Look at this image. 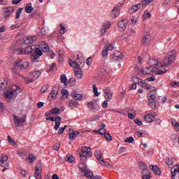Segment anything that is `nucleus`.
<instances>
[{
    "instance_id": "58836bf2",
    "label": "nucleus",
    "mask_w": 179,
    "mask_h": 179,
    "mask_svg": "<svg viewBox=\"0 0 179 179\" xmlns=\"http://www.w3.org/2000/svg\"><path fill=\"white\" fill-rule=\"evenodd\" d=\"M22 10H23V8L21 7L17 9L15 13V19H19V17H20V15H22Z\"/></svg>"
},
{
    "instance_id": "ddd939ff",
    "label": "nucleus",
    "mask_w": 179,
    "mask_h": 179,
    "mask_svg": "<svg viewBox=\"0 0 179 179\" xmlns=\"http://www.w3.org/2000/svg\"><path fill=\"white\" fill-rule=\"evenodd\" d=\"M152 72H153V69L152 67H149L141 69V71H137V73H138V75H150Z\"/></svg>"
},
{
    "instance_id": "2f4dec72",
    "label": "nucleus",
    "mask_w": 179,
    "mask_h": 179,
    "mask_svg": "<svg viewBox=\"0 0 179 179\" xmlns=\"http://www.w3.org/2000/svg\"><path fill=\"white\" fill-rule=\"evenodd\" d=\"M122 58H124V55H122L120 51L114 53L113 55V59L115 60L122 59Z\"/></svg>"
},
{
    "instance_id": "cd10ccee",
    "label": "nucleus",
    "mask_w": 179,
    "mask_h": 179,
    "mask_svg": "<svg viewBox=\"0 0 179 179\" xmlns=\"http://www.w3.org/2000/svg\"><path fill=\"white\" fill-rule=\"evenodd\" d=\"M36 48V46L34 45L28 46L26 50H24V54H31L33 51H34V49Z\"/></svg>"
},
{
    "instance_id": "69168bd1",
    "label": "nucleus",
    "mask_w": 179,
    "mask_h": 179,
    "mask_svg": "<svg viewBox=\"0 0 179 179\" xmlns=\"http://www.w3.org/2000/svg\"><path fill=\"white\" fill-rule=\"evenodd\" d=\"M87 178H90V179H101V176H94L93 175V172H92V176H91L90 177H87Z\"/></svg>"
},
{
    "instance_id": "423d86ee",
    "label": "nucleus",
    "mask_w": 179,
    "mask_h": 179,
    "mask_svg": "<svg viewBox=\"0 0 179 179\" xmlns=\"http://www.w3.org/2000/svg\"><path fill=\"white\" fill-rule=\"evenodd\" d=\"M41 76V71H34L27 76L28 80H25V83H27V85H29V83H33V82H34V80H36V79H38Z\"/></svg>"
},
{
    "instance_id": "9b49d317",
    "label": "nucleus",
    "mask_w": 179,
    "mask_h": 179,
    "mask_svg": "<svg viewBox=\"0 0 179 179\" xmlns=\"http://www.w3.org/2000/svg\"><path fill=\"white\" fill-rule=\"evenodd\" d=\"M128 22L129 21L127 19H123L118 22V29L120 31H124V30L127 29V26H128Z\"/></svg>"
},
{
    "instance_id": "0eeeda50",
    "label": "nucleus",
    "mask_w": 179,
    "mask_h": 179,
    "mask_svg": "<svg viewBox=\"0 0 179 179\" xmlns=\"http://www.w3.org/2000/svg\"><path fill=\"white\" fill-rule=\"evenodd\" d=\"M79 170L82 171V173H84L83 176L90 177L91 176H93V172L89 169H87V166L85 163H80L78 164Z\"/></svg>"
},
{
    "instance_id": "473e14b6",
    "label": "nucleus",
    "mask_w": 179,
    "mask_h": 179,
    "mask_svg": "<svg viewBox=\"0 0 179 179\" xmlns=\"http://www.w3.org/2000/svg\"><path fill=\"white\" fill-rule=\"evenodd\" d=\"M80 134L79 131H73L69 134V138L71 141H73Z\"/></svg>"
},
{
    "instance_id": "5701e85b",
    "label": "nucleus",
    "mask_w": 179,
    "mask_h": 179,
    "mask_svg": "<svg viewBox=\"0 0 179 179\" xmlns=\"http://www.w3.org/2000/svg\"><path fill=\"white\" fill-rule=\"evenodd\" d=\"M57 94H58V87H54L50 94V95L51 96V99H54L55 100V99H57Z\"/></svg>"
},
{
    "instance_id": "bb28decb",
    "label": "nucleus",
    "mask_w": 179,
    "mask_h": 179,
    "mask_svg": "<svg viewBox=\"0 0 179 179\" xmlns=\"http://www.w3.org/2000/svg\"><path fill=\"white\" fill-rule=\"evenodd\" d=\"M142 174H143V179H150L151 178L150 176V173L149 172V170L148 169H144L143 171H142Z\"/></svg>"
},
{
    "instance_id": "412c9836",
    "label": "nucleus",
    "mask_w": 179,
    "mask_h": 179,
    "mask_svg": "<svg viewBox=\"0 0 179 179\" xmlns=\"http://www.w3.org/2000/svg\"><path fill=\"white\" fill-rule=\"evenodd\" d=\"M151 40L152 37H150V35L149 34H145L141 41L143 44H150Z\"/></svg>"
},
{
    "instance_id": "0e129e2a",
    "label": "nucleus",
    "mask_w": 179,
    "mask_h": 179,
    "mask_svg": "<svg viewBox=\"0 0 179 179\" xmlns=\"http://www.w3.org/2000/svg\"><path fill=\"white\" fill-rule=\"evenodd\" d=\"M66 128V125L64 126V127H60L59 129L58 130V134H59V135H62V134H64V131H65Z\"/></svg>"
},
{
    "instance_id": "ea45409f",
    "label": "nucleus",
    "mask_w": 179,
    "mask_h": 179,
    "mask_svg": "<svg viewBox=\"0 0 179 179\" xmlns=\"http://www.w3.org/2000/svg\"><path fill=\"white\" fill-rule=\"evenodd\" d=\"M22 64V61L20 60H17L14 63V69H20V66Z\"/></svg>"
},
{
    "instance_id": "13d9d810",
    "label": "nucleus",
    "mask_w": 179,
    "mask_h": 179,
    "mask_svg": "<svg viewBox=\"0 0 179 179\" xmlns=\"http://www.w3.org/2000/svg\"><path fill=\"white\" fill-rule=\"evenodd\" d=\"M15 54L23 55V54H24V50H23V49L17 48L15 50Z\"/></svg>"
},
{
    "instance_id": "39448f33",
    "label": "nucleus",
    "mask_w": 179,
    "mask_h": 179,
    "mask_svg": "<svg viewBox=\"0 0 179 179\" xmlns=\"http://www.w3.org/2000/svg\"><path fill=\"white\" fill-rule=\"evenodd\" d=\"M20 87L17 85H13L10 91L7 92L5 94L6 99L10 100V99H15L16 96L20 93Z\"/></svg>"
},
{
    "instance_id": "dca6fc26",
    "label": "nucleus",
    "mask_w": 179,
    "mask_h": 179,
    "mask_svg": "<svg viewBox=\"0 0 179 179\" xmlns=\"http://www.w3.org/2000/svg\"><path fill=\"white\" fill-rule=\"evenodd\" d=\"M8 156L7 155H3L1 157L0 159V166L1 167H8Z\"/></svg>"
},
{
    "instance_id": "a18cd8bd",
    "label": "nucleus",
    "mask_w": 179,
    "mask_h": 179,
    "mask_svg": "<svg viewBox=\"0 0 179 179\" xmlns=\"http://www.w3.org/2000/svg\"><path fill=\"white\" fill-rule=\"evenodd\" d=\"M68 80V78H66V76L65 74H62L60 76V82H62V83H66V81Z\"/></svg>"
},
{
    "instance_id": "20e7f679",
    "label": "nucleus",
    "mask_w": 179,
    "mask_h": 179,
    "mask_svg": "<svg viewBox=\"0 0 179 179\" xmlns=\"http://www.w3.org/2000/svg\"><path fill=\"white\" fill-rule=\"evenodd\" d=\"M155 90H156V88L153 87V90H150V92L148 93V104L153 110L156 108V96L157 95Z\"/></svg>"
},
{
    "instance_id": "c03bdc74",
    "label": "nucleus",
    "mask_w": 179,
    "mask_h": 179,
    "mask_svg": "<svg viewBox=\"0 0 179 179\" xmlns=\"http://www.w3.org/2000/svg\"><path fill=\"white\" fill-rule=\"evenodd\" d=\"M104 138L106 139V141H108L110 142V141H113V137H111V135L108 132H106L104 135Z\"/></svg>"
},
{
    "instance_id": "338daca9",
    "label": "nucleus",
    "mask_w": 179,
    "mask_h": 179,
    "mask_svg": "<svg viewBox=\"0 0 179 179\" xmlns=\"http://www.w3.org/2000/svg\"><path fill=\"white\" fill-rule=\"evenodd\" d=\"M59 33H60V34H65V27L64 26H62V24L61 25V29L59 30Z\"/></svg>"
},
{
    "instance_id": "603ef678",
    "label": "nucleus",
    "mask_w": 179,
    "mask_h": 179,
    "mask_svg": "<svg viewBox=\"0 0 179 179\" xmlns=\"http://www.w3.org/2000/svg\"><path fill=\"white\" fill-rule=\"evenodd\" d=\"M50 114H59V108H54L50 110Z\"/></svg>"
},
{
    "instance_id": "79ce46f5",
    "label": "nucleus",
    "mask_w": 179,
    "mask_h": 179,
    "mask_svg": "<svg viewBox=\"0 0 179 179\" xmlns=\"http://www.w3.org/2000/svg\"><path fill=\"white\" fill-rule=\"evenodd\" d=\"M103 29L108 30V29L111 27V22H110V21H106L103 24Z\"/></svg>"
},
{
    "instance_id": "7c9ffc66",
    "label": "nucleus",
    "mask_w": 179,
    "mask_h": 179,
    "mask_svg": "<svg viewBox=\"0 0 179 179\" xmlns=\"http://www.w3.org/2000/svg\"><path fill=\"white\" fill-rule=\"evenodd\" d=\"M144 120L146 122H153V120H155V116L150 114L145 115L144 116Z\"/></svg>"
},
{
    "instance_id": "6ab92c4d",
    "label": "nucleus",
    "mask_w": 179,
    "mask_h": 179,
    "mask_svg": "<svg viewBox=\"0 0 179 179\" xmlns=\"http://www.w3.org/2000/svg\"><path fill=\"white\" fill-rule=\"evenodd\" d=\"M74 73L76 78H78V79H82V78H83V72L82 71L80 67L76 68V69H74Z\"/></svg>"
},
{
    "instance_id": "09e8293b",
    "label": "nucleus",
    "mask_w": 179,
    "mask_h": 179,
    "mask_svg": "<svg viewBox=\"0 0 179 179\" xmlns=\"http://www.w3.org/2000/svg\"><path fill=\"white\" fill-rule=\"evenodd\" d=\"M92 89H93V92L94 93V96L95 97H99V92H98V90H97V87L96 86V85H92Z\"/></svg>"
},
{
    "instance_id": "4be33fe9",
    "label": "nucleus",
    "mask_w": 179,
    "mask_h": 179,
    "mask_svg": "<svg viewBox=\"0 0 179 179\" xmlns=\"http://www.w3.org/2000/svg\"><path fill=\"white\" fill-rule=\"evenodd\" d=\"M36 40H37V36H34L27 38L24 41L25 44H33Z\"/></svg>"
},
{
    "instance_id": "864d4df0",
    "label": "nucleus",
    "mask_w": 179,
    "mask_h": 179,
    "mask_svg": "<svg viewBox=\"0 0 179 179\" xmlns=\"http://www.w3.org/2000/svg\"><path fill=\"white\" fill-rule=\"evenodd\" d=\"M100 135H104L107 133V129L104 127H101L99 129Z\"/></svg>"
},
{
    "instance_id": "5fc2aeb1",
    "label": "nucleus",
    "mask_w": 179,
    "mask_h": 179,
    "mask_svg": "<svg viewBox=\"0 0 179 179\" xmlns=\"http://www.w3.org/2000/svg\"><path fill=\"white\" fill-rule=\"evenodd\" d=\"M8 141L9 143L13 145V146H16V142L15 141H13V139H12V137H10V136H8Z\"/></svg>"
},
{
    "instance_id": "aec40b11",
    "label": "nucleus",
    "mask_w": 179,
    "mask_h": 179,
    "mask_svg": "<svg viewBox=\"0 0 179 179\" xmlns=\"http://www.w3.org/2000/svg\"><path fill=\"white\" fill-rule=\"evenodd\" d=\"M150 169H151L156 176H160L162 174V171L157 166L151 165L150 166Z\"/></svg>"
},
{
    "instance_id": "e2e57ef3",
    "label": "nucleus",
    "mask_w": 179,
    "mask_h": 179,
    "mask_svg": "<svg viewBox=\"0 0 179 179\" xmlns=\"http://www.w3.org/2000/svg\"><path fill=\"white\" fill-rule=\"evenodd\" d=\"M62 96H65L66 97H68V96H69V92L66 90H62Z\"/></svg>"
},
{
    "instance_id": "393cba45",
    "label": "nucleus",
    "mask_w": 179,
    "mask_h": 179,
    "mask_svg": "<svg viewBox=\"0 0 179 179\" xmlns=\"http://www.w3.org/2000/svg\"><path fill=\"white\" fill-rule=\"evenodd\" d=\"M61 117L57 116L55 118V131H58L59 127H61Z\"/></svg>"
},
{
    "instance_id": "052dcab7",
    "label": "nucleus",
    "mask_w": 179,
    "mask_h": 179,
    "mask_svg": "<svg viewBox=\"0 0 179 179\" xmlns=\"http://www.w3.org/2000/svg\"><path fill=\"white\" fill-rule=\"evenodd\" d=\"M105 48L108 50V51H113V50H114V46L112 44H109L108 45L105 46Z\"/></svg>"
},
{
    "instance_id": "37998d69",
    "label": "nucleus",
    "mask_w": 179,
    "mask_h": 179,
    "mask_svg": "<svg viewBox=\"0 0 179 179\" xmlns=\"http://www.w3.org/2000/svg\"><path fill=\"white\" fill-rule=\"evenodd\" d=\"M152 17V14H150L149 13V11H148L147 10L144 12L143 16V19H149V17Z\"/></svg>"
},
{
    "instance_id": "49530a36",
    "label": "nucleus",
    "mask_w": 179,
    "mask_h": 179,
    "mask_svg": "<svg viewBox=\"0 0 179 179\" xmlns=\"http://www.w3.org/2000/svg\"><path fill=\"white\" fill-rule=\"evenodd\" d=\"M105 99H106V100L110 101V100H111V99H113V92H108V93L105 94Z\"/></svg>"
},
{
    "instance_id": "f3484780",
    "label": "nucleus",
    "mask_w": 179,
    "mask_h": 179,
    "mask_svg": "<svg viewBox=\"0 0 179 179\" xmlns=\"http://www.w3.org/2000/svg\"><path fill=\"white\" fill-rule=\"evenodd\" d=\"M142 6V4L138 3L135 6H133L131 8H130L128 10L129 13H135V12H138L141 7Z\"/></svg>"
},
{
    "instance_id": "4d7b16f0",
    "label": "nucleus",
    "mask_w": 179,
    "mask_h": 179,
    "mask_svg": "<svg viewBox=\"0 0 179 179\" xmlns=\"http://www.w3.org/2000/svg\"><path fill=\"white\" fill-rule=\"evenodd\" d=\"M165 162L168 166H173V159L171 158L166 157Z\"/></svg>"
},
{
    "instance_id": "4c0bfd02",
    "label": "nucleus",
    "mask_w": 179,
    "mask_h": 179,
    "mask_svg": "<svg viewBox=\"0 0 179 179\" xmlns=\"http://www.w3.org/2000/svg\"><path fill=\"white\" fill-rule=\"evenodd\" d=\"M65 159L66 162H69V163H73V162H75V158L73 157V156L71 155H67L66 156Z\"/></svg>"
},
{
    "instance_id": "f704fd0d",
    "label": "nucleus",
    "mask_w": 179,
    "mask_h": 179,
    "mask_svg": "<svg viewBox=\"0 0 179 179\" xmlns=\"http://www.w3.org/2000/svg\"><path fill=\"white\" fill-rule=\"evenodd\" d=\"M41 48L43 52H47L50 50L48 45L45 42H42Z\"/></svg>"
},
{
    "instance_id": "2eb2a0df",
    "label": "nucleus",
    "mask_w": 179,
    "mask_h": 179,
    "mask_svg": "<svg viewBox=\"0 0 179 179\" xmlns=\"http://www.w3.org/2000/svg\"><path fill=\"white\" fill-rule=\"evenodd\" d=\"M13 10H15V9L12 6L4 8L3 13L6 17H8V16H10V15H12V13H13Z\"/></svg>"
},
{
    "instance_id": "8fccbe9b",
    "label": "nucleus",
    "mask_w": 179,
    "mask_h": 179,
    "mask_svg": "<svg viewBox=\"0 0 179 179\" xmlns=\"http://www.w3.org/2000/svg\"><path fill=\"white\" fill-rule=\"evenodd\" d=\"M151 2L150 0H141V5L143 8H145L146 5H149Z\"/></svg>"
},
{
    "instance_id": "e433bc0d",
    "label": "nucleus",
    "mask_w": 179,
    "mask_h": 179,
    "mask_svg": "<svg viewBox=\"0 0 179 179\" xmlns=\"http://www.w3.org/2000/svg\"><path fill=\"white\" fill-rule=\"evenodd\" d=\"M6 86H8V83L0 80V90H5Z\"/></svg>"
},
{
    "instance_id": "f8f14e48",
    "label": "nucleus",
    "mask_w": 179,
    "mask_h": 179,
    "mask_svg": "<svg viewBox=\"0 0 179 179\" xmlns=\"http://www.w3.org/2000/svg\"><path fill=\"white\" fill-rule=\"evenodd\" d=\"M35 55L33 56L32 62H38V57H41L43 55V52H41V50L40 48H35Z\"/></svg>"
},
{
    "instance_id": "6e6552de",
    "label": "nucleus",
    "mask_w": 179,
    "mask_h": 179,
    "mask_svg": "<svg viewBox=\"0 0 179 179\" xmlns=\"http://www.w3.org/2000/svg\"><path fill=\"white\" fill-rule=\"evenodd\" d=\"M97 101L93 99L87 103V108L92 111H99L100 110V106L96 103Z\"/></svg>"
},
{
    "instance_id": "774afa93",
    "label": "nucleus",
    "mask_w": 179,
    "mask_h": 179,
    "mask_svg": "<svg viewBox=\"0 0 179 179\" xmlns=\"http://www.w3.org/2000/svg\"><path fill=\"white\" fill-rule=\"evenodd\" d=\"M29 179H41V178H38V176L34 175V176H31Z\"/></svg>"
},
{
    "instance_id": "c756f323",
    "label": "nucleus",
    "mask_w": 179,
    "mask_h": 179,
    "mask_svg": "<svg viewBox=\"0 0 179 179\" xmlns=\"http://www.w3.org/2000/svg\"><path fill=\"white\" fill-rule=\"evenodd\" d=\"M69 64L70 66L73 68L74 70L76 69V68L80 67V66L79 65V64H78V62H76L71 59H69Z\"/></svg>"
},
{
    "instance_id": "bf43d9fd",
    "label": "nucleus",
    "mask_w": 179,
    "mask_h": 179,
    "mask_svg": "<svg viewBox=\"0 0 179 179\" xmlns=\"http://www.w3.org/2000/svg\"><path fill=\"white\" fill-rule=\"evenodd\" d=\"M108 55V50L104 48V50L102 51V57L106 58Z\"/></svg>"
},
{
    "instance_id": "6e6d98bb",
    "label": "nucleus",
    "mask_w": 179,
    "mask_h": 179,
    "mask_svg": "<svg viewBox=\"0 0 179 179\" xmlns=\"http://www.w3.org/2000/svg\"><path fill=\"white\" fill-rule=\"evenodd\" d=\"M135 140L133 138V137H129L127 138L126 139H124V142L127 143H134V141Z\"/></svg>"
},
{
    "instance_id": "7ed1b4c3",
    "label": "nucleus",
    "mask_w": 179,
    "mask_h": 179,
    "mask_svg": "<svg viewBox=\"0 0 179 179\" xmlns=\"http://www.w3.org/2000/svg\"><path fill=\"white\" fill-rule=\"evenodd\" d=\"M79 156L82 162H86L89 157H92V148L90 147H83Z\"/></svg>"
},
{
    "instance_id": "3c124183",
    "label": "nucleus",
    "mask_w": 179,
    "mask_h": 179,
    "mask_svg": "<svg viewBox=\"0 0 179 179\" xmlns=\"http://www.w3.org/2000/svg\"><path fill=\"white\" fill-rule=\"evenodd\" d=\"M140 169H141L142 171H143V170H148V166L146 165V164L143 163V162H140Z\"/></svg>"
},
{
    "instance_id": "c9c22d12",
    "label": "nucleus",
    "mask_w": 179,
    "mask_h": 179,
    "mask_svg": "<svg viewBox=\"0 0 179 179\" xmlns=\"http://www.w3.org/2000/svg\"><path fill=\"white\" fill-rule=\"evenodd\" d=\"M71 96L72 97H73V99H75L76 100H79L80 101L83 99V96H82V94H78L76 92L73 93Z\"/></svg>"
},
{
    "instance_id": "a878e982",
    "label": "nucleus",
    "mask_w": 179,
    "mask_h": 179,
    "mask_svg": "<svg viewBox=\"0 0 179 179\" xmlns=\"http://www.w3.org/2000/svg\"><path fill=\"white\" fill-rule=\"evenodd\" d=\"M94 155L99 163L101 162H103V154H101V152L100 150L95 151Z\"/></svg>"
},
{
    "instance_id": "c85d7f7f",
    "label": "nucleus",
    "mask_w": 179,
    "mask_h": 179,
    "mask_svg": "<svg viewBox=\"0 0 179 179\" xmlns=\"http://www.w3.org/2000/svg\"><path fill=\"white\" fill-rule=\"evenodd\" d=\"M69 106L70 108H76L79 106V102L75 100H70L69 102Z\"/></svg>"
},
{
    "instance_id": "b1692460",
    "label": "nucleus",
    "mask_w": 179,
    "mask_h": 179,
    "mask_svg": "<svg viewBox=\"0 0 179 179\" xmlns=\"http://www.w3.org/2000/svg\"><path fill=\"white\" fill-rule=\"evenodd\" d=\"M35 174L36 175V177L41 178V166L40 165V164H38L36 166Z\"/></svg>"
},
{
    "instance_id": "f257e3e1",
    "label": "nucleus",
    "mask_w": 179,
    "mask_h": 179,
    "mask_svg": "<svg viewBox=\"0 0 179 179\" xmlns=\"http://www.w3.org/2000/svg\"><path fill=\"white\" fill-rule=\"evenodd\" d=\"M177 57V51L173 50L170 51L166 56L164 59L163 64L161 66H169V65L173 64L176 57Z\"/></svg>"
},
{
    "instance_id": "72a5a7b5",
    "label": "nucleus",
    "mask_w": 179,
    "mask_h": 179,
    "mask_svg": "<svg viewBox=\"0 0 179 179\" xmlns=\"http://www.w3.org/2000/svg\"><path fill=\"white\" fill-rule=\"evenodd\" d=\"M34 9V8H33V7L31 6V3H27L25 6V12L27 13H31Z\"/></svg>"
},
{
    "instance_id": "4468645a",
    "label": "nucleus",
    "mask_w": 179,
    "mask_h": 179,
    "mask_svg": "<svg viewBox=\"0 0 179 179\" xmlns=\"http://www.w3.org/2000/svg\"><path fill=\"white\" fill-rule=\"evenodd\" d=\"M148 64L150 65V68L153 69V68H157L159 66V61L156 59H150L148 60Z\"/></svg>"
},
{
    "instance_id": "9d476101",
    "label": "nucleus",
    "mask_w": 179,
    "mask_h": 179,
    "mask_svg": "<svg viewBox=\"0 0 179 179\" xmlns=\"http://www.w3.org/2000/svg\"><path fill=\"white\" fill-rule=\"evenodd\" d=\"M171 172L172 179H179V165L173 166L171 169Z\"/></svg>"
},
{
    "instance_id": "1a4fd4ad",
    "label": "nucleus",
    "mask_w": 179,
    "mask_h": 179,
    "mask_svg": "<svg viewBox=\"0 0 179 179\" xmlns=\"http://www.w3.org/2000/svg\"><path fill=\"white\" fill-rule=\"evenodd\" d=\"M14 118V124L19 127V125H22L24 122H26V115H23L21 117H19L15 115H13Z\"/></svg>"
},
{
    "instance_id": "f03ea898",
    "label": "nucleus",
    "mask_w": 179,
    "mask_h": 179,
    "mask_svg": "<svg viewBox=\"0 0 179 179\" xmlns=\"http://www.w3.org/2000/svg\"><path fill=\"white\" fill-rule=\"evenodd\" d=\"M131 79L134 83L138 85V86H141V87H143V89H145L146 90H153V87L144 82L142 78L136 76H133Z\"/></svg>"
},
{
    "instance_id": "de8ad7c7",
    "label": "nucleus",
    "mask_w": 179,
    "mask_h": 179,
    "mask_svg": "<svg viewBox=\"0 0 179 179\" xmlns=\"http://www.w3.org/2000/svg\"><path fill=\"white\" fill-rule=\"evenodd\" d=\"M172 125L174 126L176 131H179V123L176 120L172 121Z\"/></svg>"
},
{
    "instance_id": "680f3d73",
    "label": "nucleus",
    "mask_w": 179,
    "mask_h": 179,
    "mask_svg": "<svg viewBox=\"0 0 179 179\" xmlns=\"http://www.w3.org/2000/svg\"><path fill=\"white\" fill-rule=\"evenodd\" d=\"M166 72H167V70L166 69H164V70H158L157 71V75H163V74L166 73Z\"/></svg>"
},
{
    "instance_id": "a19ab883",
    "label": "nucleus",
    "mask_w": 179,
    "mask_h": 179,
    "mask_svg": "<svg viewBox=\"0 0 179 179\" xmlns=\"http://www.w3.org/2000/svg\"><path fill=\"white\" fill-rule=\"evenodd\" d=\"M37 159V157L33 154H29L28 156V160H30L29 163H33L34 160Z\"/></svg>"
},
{
    "instance_id": "a211bd4d",
    "label": "nucleus",
    "mask_w": 179,
    "mask_h": 179,
    "mask_svg": "<svg viewBox=\"0 0 179 179\" xmlns=\"http://www.w3.org/2000/svg\"><path fill=\"white\" fill-rule=\"evenodd\" d=\"M120 5H115L114 8L111 11L112 16H114V17H117V16H120Z\"/></svg>"
}]
</instances>
